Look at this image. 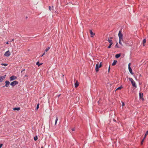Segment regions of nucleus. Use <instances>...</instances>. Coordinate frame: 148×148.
<instances>
[{
	"mask_svg": "<svg viewBox=\"0 0 148 148\" xmlns=\"http://www.w3.org/2000/svg\"><path fill=\"white\" fill-rule=\"evenodd\" d=\"M129 81L131 82L133 86L135 87V88H136L137 87L136 84L135 82L134 81L133 79L129 77Z\"/></svg>",
	"mask_w": 148,
	"mask_h": 148,
	"instance_id": "f257e3e1",
	"label": "nucleus"
},
{
	"mask_svg": "<svg viewBox=\"0 0 148 148\" xmlns=\"http://www.w3.org/2000/svg\"><path fill=\"white\" fill-rule=\"evenodd\" d=\"M118 35L119 38V40H122L123 39V34L122 33L121 30H119Z\"/></svg>",
	"mask_w": 148,
	"mask_h": 148,
	"instance_id": "f03ea898",
	"label": "nucleus"
},
{
	"mask_svg": "<svg viewBox=\"0 0 148 148\" xmlns=\"http://www.w3.org/2000/svg\"><path fill=\"white\" fill-rule=\"evenodd\" d=\"M18 82L17 81H14L10 84V85L12 86H14L15 85L18 84Z\"/></svg>",
	"mask_w": 148,
	"mask_h": 148,
	"instance_id": "7ed1b4c3",
	"label": "nucleus"
},
{
	"mask_svg": "<svg viewBox=\"0 0 148 148\" xmlns=\"http://www.w3.org/2000/svg\"><path fill=\"white\" fill-rule=\"evenodd\" d=\"M131 63H129L128 64V69L130 73L132 75H133L134 73L132 72V69L130 67Z\"/></svg>",
	"mask_w": 148,
	"mask_h": 148,
	"instance_id": "20e7f679",
	"label": "nucleus"
},
{
	"mask_svg": "<svg viewBox=\"0 0 148 148\" xmlns=\"http://www.w3.org/2000/svg\"><path fill=\"white\" fill-rule=\"evenodd\" d=\"M5 85L3 86L2 87L4 88L5 87H8L10 84L9 81L8 80H6L5 82Z\"/></svg>",
	"mask_w": 148,
	"mask_h": 148,
	"instance_id": "39448f33",
	"label": "nucleus"
},
{
	"mask_svg": "<svg viewBox=\"0 0 148 148\" xmlns=\"http://www.w3.org/2000/svg\"><path fill=\"white\" fill-rule=\"evenodd\" d=\"M10 81H12L16 79L17 78V77L16 76L14 75H12L10 77Z\"/></svg>",
	"mask_w": 148,
	"mask_h": 148,
	"instance_id": "423d86ee",
	"label": "nucleus"
},
{
	"mask_svg": "<svg viewBox=\"0 0 148 148\" xmlns=\"http://www.w3.org/2000/svg\"><path fill=\"white\" fill-rule=\"evenodd\" d=\"M10 55V53L9 50L5 52L4 55V56L6 57H8Z\"/></svg>",
	"mask_w": 148,
	"mask_h": 148,
	"instance_id": "0eeeda50",
	"label": "nucleus"
},
{
	"mask_svg": "<svg viewBox=\"0 0 148 148\" xmlns=\"http://www.w3.org/2000/svg\"><path fill=\"white\" fill-rule=\"evenodd\" d=\"M100 68V67L99 66V63H97L95 66V71H96L97 72L99 70V68Z\"/></svg>",
	"mask_w": 148,
	"mask_h": 148,
	"instance_id": "6e6552de",
	"label": "nucleus"
},
{
	"mask_svg": "<svg viewBox=\"0 0 148 148\" xmlns=\"http://www.w3.org/2000/svg\"><path fill=\"white\" fill-rule=\"evenodd\" d=\"M143 93H141L140 92L139 93V99H142L143 101H144V99L143 97Z\"/></svg>",
	"mask_w": 148,
	"mask_h": 148,
	"instance_id": "1a4fd4ad",
	"label": "nucleus"
},
{
	"mask_svg": "<svg viewBox=\"0 0 148 148\" xmlns=\"http://www.w3.org/2000/svg\"><path fill=\"white\" fill-rule=\"evenodd\" d=\"M6 75L4 76H0V82H2L5 77Z\"/></svg>",
	"mask_w": 148,
	"mask_h": 148,
	"instance_id": "9d476101",
	"label": "nucleus"
},
{
	"mask_svg": "<svg viewBox=\"0 0 148 148\" xmlns=\"http://www.w3.org/2000/svg\"><path fill=\"white\" fill-rule=\"evenodd\" d=\"M90 33L91 34V37H93V35H95V34L91 30H90Z\"/></svg>",
	"mask_w": 148,
	"mask_h": 148,
	"instance_id": "9b49d317",
	"label": "nucleus"
},
{
	"mask_svg": "<svg viewBox=\"0 0 148 148\" xmlns=\"http://www.w3.org/2000/svg\"><path fill=\"white\" fill-rule=\"evenodd\" d=\"M121 56V53H119V54H117L115 56V57L116 58H119V57H120Z\"/></svg>",
	"mask_w": 148,
	"mask_h": 148,
	"instance_id": "f8f14e48",
	"label": "nucleus"
},
{
	"mask_svg": "<svg viewBox=\"0 0 148 148\" xmlns=\"http://www.w3.org/2000/svg\"><path fill=\"white\" fill-rule=\"evenodd\" d=\"M20 109V107H15L13 108V110H17L18 111Z\"/></svg>",
	"mask_w": 148,
	"mask_h": 148,
	"instance_id": "ddd939ff",
	"label": "nucleus"
},
{
	"mask_svg": "<svg viewBox=\"0 0 148 148\" xmlns=\"http://www.w3.org/2000/svg\"><path fill=\"white\" fill-rule=\"evenodd\" d=\"M108 42L110 43V44L112 45L113 44L112 40L111 39H110L109 38H108Z\"/></svg>",
	"mask_w": 148,
	"mask_h": 148,
	"instance_id": "4468645a",
	"label": "nucleus"
},
{
	"mask_svg": "<svg viewBox=\"0 0 148 148\" xmlns=\"http://www.w3.org/2000/svg\"><path fill=\"white\" fill-rule=\"evenodd\" d=\"M42 63H40L39 61L36 62V64L38 66H40L42 64Z\"/></svg>",
	"mask_w": 148,
	"mask_h": 148,
	"instance_id": "2eb2a0df",
	"label": "nucleus"
},
{
	"mask_svg": "<svg viewBox=\"0 0 148 148\" xmlns=\"http://www.w3.org/2000/svg\"><path fill=\"white\" fill-rule=\"evenodd\" d=\"M79 85V83L77 81H76V82L75 83V88H76Z\"/></svg>",
	"mask_w": 148,
	"mask_h": 148,
	"instance_id": "dca6fc26",
	"label": "nucleus"
},
{
	"mask_svg": "<svg viewBox=\"0 0 148 148\" xmlns=\"http://www.w3.org/2000/svg\"><path fill=\"white\" fill-rule=\"evenodd\" d=\"M116 62H117V61L116 60H114L113 62L112 63V66H114V65H115L116 64Z\"/></svg>",
	"mask_w": 148,
	"mask_h": 148,
	"instance_id": "f3484780",
	"label": "nucleus"
},
{
	"mask_svg": "<svg viewBox=\"0 0 148 148\" xmlns=\"http://www.w3.org/2000/svg\"><path fill=\"white\" fill-rule=\"evenodd\" d=\"M50 48L49 47H48L45 50V52H47L49 50V49H50Z\"/></svg>",
	"mask_w": 148,
	"mask_h": 148,
	"instance_id": "a211bd4d",
	"label": "nucleus"
},
{
	"mask_svg": "<svg viewBox=\"0 0 148 148\" xmlns=\"http://www.w3.org/2000/svg\"><path fill=\"white\" fill-rule=\"evenodd\" d=\"M146 40L145 38L143 40V46H145V43L146 42Z\"/></svg>",
	"mask_w": 148,
	"mask_h": 148,
	"instance_id": "6ab92c4d",
	"label": "nucleus"
},
{
	"mask_svg": "<svg viewBox=\"0 0 148 148\" xmlns=\"http://www.w3.org/2000/svg\"><path fill=\"white\" fill-rule=\"evenodd\" d=\"M148 134V130L146 132L144 136V139H145L147 135Z\"/></svg>",
	"mask_w": 148,
	"mask_h": 148,
	"instance_id": "aec40b11",
	"label": "nucleus"
},
{
	"mask_svg": "<svg viewBox=\"0 0 148 148\" xmlns=\"http://www.w3.org/2000/svg\"><path fill=\"white\" fill-rule=\"evenodd\" d=\"M34 140L36 141L38 139V136H34Z\"/></svg>",
	"mask_w": 148,
	"mask_h": 148,
	"instance_id": "412c9836",
	"label": "nucleus"
},
{
	"mask_svg": "<svg viewBox=\"0 0 148 148\" xmlns=\"http://www.w3.org/2000/svg\"><path fill=\"white\" fill-rule=\"evenodd\" d=\"M123 88L122 86H121L118 87V88H117L116 90H120L122 88Z\"/></svg>",
	"mask_w": 148,
	"mask_h": 148,
	"instance_id": "4be33fe9",
	"label": "nucleus"
},
{
	"mask_svg": "<svg viewBox=\"0 0 148 148\" xmlns=\"http://www.w3.org/2000/svg\"><path fill=\"white\" fill-rule=\"evenodd\" d=\"M1 65L2 66H6L8 65V64L6 63H1Z\"/></svg>",
	"mask_w": 148,
	"mask_h": 148,
	"instance_id": "5701e85b",
	"label": "nucleus"
},
{
	"mask_svg": "<svg viewBox=\"0 0 148 148\" xmlns=\"http://www.w3.org/2000/svg\"><path fill=\"white\" fill-rule=\"evenodd\" d=\"M39 104L38 103L37 105L36 110H37L39 108Z\"/></svg>",
	"mask_w": 148,
	"mask_h": 148,
	"instance_id": "b1692460",
	"label": "nucleus"
},
{
	"mask_svg": "<svg viewBox=\"0 0 148 148\" xmlns=\"http://www.w3.org/2000/svg\"><path fill=\"white\" fill-rule=\"evenodd\" d=\"M118 45V43H116V44L115 45V47H116L117 48H119L120 47Z\"/></svg>",
	"mask_w": 148,
	"mask_h": 148,
	"instance_id": "393cba45",
	"label": "nucleus"
},
{
	"mask_svg": "<svg viewBox=\"0 0 148 148\" xmlns=\"http://www.w3.org/2000/svg\"><path fill=\"white\" fill-rule=\"evenodd\" d=\"M145 139H144V138H143V139L142 140V141H141V145H142L143 144V142H144V140Z\"/></svg>",
	"mask_w": 148,
	"mask_h": 148,
	"instance_id": "a878e982",
	"label": "nucleus"
},
{
	"mask_svg": "<svg viewBox=\"0 0 148 148\" xmlns=\"http://www.w3.org/2000/svg\"><path fill=\"white\" fill-rule=\"evenodd\" d=\"M58 116H56V120H55V121L56 122H57L58 120Z\"/></svg>",
	"mask_w": 148,
	"mask_h": 148,
	"instance_id": "bb28decb",
	"label": "nucleus"
},
{
	"mask_svg": "<svg viewBox=\"0 0 148 148\" xmlns=\"http://www.w3.org/2000/svg\"><path fill=\"white\" fill-rule=\"evenodd\" d=\"M122 106L123 107L125 105V103L123 102H122Z\"/></svg>",
	"mask_w": 148,
	"mask_h": 148,
	"instance_id": "cd10ccee",
	"label": "nucleus"
},
{
	"mask_svg": "<svg viewBox=\"0 0 148 148\" xmlns=\"http://www.w3.org/2000/svg\"><path fill=\"white\" fill-rule=\"evenodd\" d=\"M112 45L109 44V46L108 47V48L109 49L111 47V46Z\"/></svg>",
	"mask_w": 148,
	"mask_h": 148,
	"instance_id": "c85d7f7f",
	"label": "nucleus"
},
{
	"mask_svg": "<svg viewBox=\"0 0 148 148\" xmlns=\"http://www.w3.org/2000/svg\"><path fill=\"white\" fill-rule=\"evenodd\" d=\"M121 40H119V43L120 45H122V44L121 41Z\"/></svg>",
	"mask_w": 148,
	"mask_h": 148,
	"instance_id": "c756f323",
	"label": "nucleus"
},
{
	"mask_svg": "<svg viewBox=\"0 0 148 148\" xmlns=\"http://www.w3.org/2000/svg\"><path fill=\"white\" fill-rule=\"evenodd\" d=\"M102 66V62H101L100 63V64H99V66L101 67Z\"/></svg>",
	"mask_w": 148,
	"mask_h": 148,
	"instance_id": "7c9ffc66",
	"label": "nucleus"
},
{
	"mask_svg": "<svg viewBox=\"0 0 148 148\" xmlns=\"http://www.w3.org/2000/svg\"><path fill=\"white\" fill-rule=\"evenodd\" d=\"M49 10H50V11H51V7L50 6H49Z\"/></svg>",
	"mask_w": 148,
	"mask_h": 148,
	"instance_id": "2f4dec72",
	"label": "nucleus"
},
{
	"mask_svg": "<svg viewBox=\"0 0 148 148\" xmlns=\"http://www.w3.org/2000/svg\"><path fill=\"white\" fill-rule=\"evenodd\" d=\"M45 52H44L41 56H40L41 57H42L43 56H44L45 55Z\"/></svg>",
	"mask_w": 148,
	"mask_h": 148,
	"instance_id": "473e14b6",
	"label": "nucleus"
},
{
	"mask_svg": "<svg viewBox=\"0 0 148 148\" xmlns=\"http://www.w3.org/2000/svg\"><path fill=\"white\" fill-rule=\"evenodd\" d=\"M3 145V144L2 143H1L0 144V148H1L2 147Z\"/></svg>",
	"mask_w": 148,
	"mask_h": 148,
	"instance_id": "72a5a7b5",
	"label": "nucleus"
},
{
	"mask_svg": "<svg viewBox=\"0 0 148 148\" xmlns=\"http://www.w3.org/2000/svg\"><path fill=\"white\" fill-rule=\"evenodd\" d=\"M110 70V66H109V67L108 69V72L109 73V72Z\"/></svg>",
	"mask_w": 148,
	"mask_h": 148,
	"instance_id": "f704fd0d",
	"label": "nucleus"
},
{
	"mask_svg": "<svg viewBox=\"0 0 148 148\" xmlns=\"http://www.w3.org/2000/svg\"><path fill=\"white\" fill-rule=\"evenodd\" d=\"M72 131H74L75 130V128H73L71 129Z\"/></svg>",
	"mask_w": 148,
	"mask_h": 148,
	"instance_id": "c9c22d12",
	"label": "nucleus"
},
{
	"mask_svg": "<svg viewBox=\"0 0 148 148\" xmlns=\"http://www.w3.org/2000/svg\"><path fill=\"white\" fill-rule=\"evenodd\" d=\"M61 94H60L59 95H57V97H59L60 96V95Z\"/></svg>",
	"mask_w": 148,
	"mask_h": 148,
	"instance_id": "e433bc0d",
	"label": "nucleus"
},
{
	"mask_svg": "<svg viewBox=\"0 0 148 148\" xmlns=\"http://www.w3.org/2000/svg\"><path fill=\"white\" fill-rule=\"evenodd\" d=\"M28 76L27 75H25L24 77H27Z\"/></svg>",
	"mask_w": 148,
	"mask_h": 148,
	"instance_id": "4c0bfd02",
	"label": "nucleus"
},
{
	"mask_svg": "<svg viewBox=\"0 0 148 148\" xmlns=\"http://www.w3.org/2000/svg\"><path fill=\"white\" fill-rule=\"evenodd\" d=\"M112 38H113L112 37H110V38H109V39H110L112 40Z\"/></svg>",
	"mask_w": 148,
	"mask_h": 148,
	"instance_id": "58836bf2",
	"label": "nucleus"
},
{
	"mask_svg": "<svg viewBox=\"0 0 148 148\" xmlns=\"http://www.w3.org/2000/svg\"><path fill=\"white\" fill-rule=\"evenodd\" d=\"M57 122L55 121V125H56L57 123Z\"/></svg>",
	"mask_w": 148,
	"mask_h": 148,
	"instance_id": "ea45409f",
	"label": "nucleus"
},
{
	"mask_svg": "<svg viewBox=\"0 0 148 148\" xmlns=\"http://www.w3.org/2000/svg\"><path fill=\"white\" fill-rule=\"evenodd\" d=\"M6 43L7 44H9L8 42L7 41V42H6Z\"/></svg>",
	"mask_w": 148,
	"mask_h": 148,
	"instance_id": "a19ab883",
	"label": "nucleus"
},
{
	"mask_svg": "<svg viewBox=\"0 0 148 148\" xmlns=\"http://www.w3.org/2000/svg\"><path fill=\"white\" fill-rule=\"evenodd\" d=\"M134 77L135 78V79H136V80H137V78H136V77H135V76H134Z\"/></svg>",
	"mask_w": 148,
	"mask_h": 148,
	"instance_id": "79ce46f5",
	"label": "nucleus"
},
{
	"mask_svg": "<svg viewBox=\"0 0 148 148\" xmlns=\"http://www.w3.org/2000/svg\"><path fill=\"white\" fill-rule=\"evenodd\" d=\"M141 74H140L139 75V77H141Z\"/></svg>",
	"mask_w": 148,
	"mask_h": 148,
	"instance_id": "37998d69",
	"label": "nucleus"
},
{
	"mask_svg": "<svg viewBox=\"0 0 148 148\" xmlns=\"http://www.w3.org/2000/svg\"><path fill=\"white\" fill-rule=\"evenodd\" d=\"M25 70V69H23L22 70V71H24Z\"/></svg>",
	"mask_w": 148,
	"mask_h": 148,
	"instance_id": "c03bdc74",
	"label": "nucleus"
},
{
	"mask_svg": "<svg viewBox=\"0 0 148 148\" xmlns=\"http://www.w3.org/2000/svg\"><path fill=\"white\" fill-rule=\"evenodd\" d=\"M14 39H12V41H14Z\"/></svg>",
	"mask_w": 148,
	"mask_h": 148,
	"instance_id": "a18cd8bd",
	"label": "nucleus"
},
{
	"mask_svg": "<svg viewBox=\"0 0 148 148\" xmlns=\"http://www.w3.org/2000/svg\"><path fill=\"white\" fill-rule=\"evenodd\" d=\"M23 71H21V73H22V72H23Z\"/></svg>",
	"mask_w": 148,
	"mask_h": 148,
	"instance_id": "49530a36",
	"label": "nucleus"
},
{
	"mask_svg": "<svg viewBox=\"0 0 148 148\" xmlns=\"http://www.w3.org/2000/svg\"><path fill=\"white\" fill-rule=\"evenodd\" d=\"M99 101H98V103H99Z\"/></svg>",
	"mask_w": 148,
	"mask_h": 148,
	"instance_id": "de8ad7c7",
	"label": "nucleus"
},
{
	"mask_svg": "<svg viewBox=\"0 0 148 148\" xmlns=\"http://www.w3.org/2000/svg\"><path fill=\"white\" fill-rule=\"evenodd\" d=\"M26 18H27V17H26Z\"/></svg>",
	"mask_w": 148,
	"mask_h": 148,
	"instance_id": "09e8293b",
	"label": "nucleus"
},
{
	"mask_svg": "<svg viewBox=\"0 0 148 148\" xmlns=\"http://www.w3.org/2000/svg\"><path fill=\"white\" fill-rule=\"evenodd\" d=\"M43 148V147H41V148Z\"/></svg>",
	"mask_w": 148,
	"mask_h": 148,
	"instance_id": "8fccbe9b",
	"label": "nucleus"
}]
</instances>
